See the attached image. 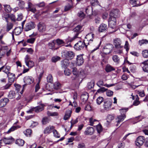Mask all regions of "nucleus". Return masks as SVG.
Listing matches in <instances>:
<instances>
[{"instance_id": "32", "label": "nucleus", "mask_w": 148, "mask_h": 148, "mask_svg": "<svg viewBox=\"0 0 148 148\" xmlns=\"http://www.w3.org/2000/svg\"><path fill=\"white\" fill-rule=\"evenodd\" d=\"M16 143L19 146H22L24 144V141L21 139H18L16 140Z\"/></svg>"}, {"instance_id": "54", "label": "nucleus", "mask_w": 148, "mask_h": 148, "mask_svg": "<svg viewBox=\"0 0 148 148\" xmlns=\"http://www.w3.org/2000/svg\"><path fill=\"white\" fill-rule=\"evenodd\" d=\"M107 90V89L105 87H102L99 89L97 91V92L98 93L103 92Z\"/></svg>"}, {"instance_id": "3", "label": "nucleus", "mask_w": 148, "mask_h": 148, "mask_svg": "<svg viewBox=\"0 0 148 148\" xmlns=\"http://www.w3.org/2000/svg\"><path fill=\"white\" fill-rule=\"evenodd\" d=\"M127 110V109H122L120 110L121 114V115H118L117 116L116 118L115 119L116 122L119 123L124 120L126 117L125 113Z\"/></svg>"}, {"instance_id": "55", "label": "nucleus", "mask_w": 148, "mask_h": 148, "mask_svg": "<svg viewBox=\"0 0 148 148\" xmlns=\"http://www.w3.org/2000/svg\"><path fill=\"white\" fill-rule=\"evenodd\" d=\"M64 70V73L66 75L69 76L71 73V71L67 69H65Z\"/></svg>"}, {"instance_id": "52", "label": "nucleus", "mask_w": 148, "mask_h": 148, "mask_svg": "<svg viewBox=\"0 0 148 148\" xmlns=\"http://www.w3.org/2000/svg\"><path fill=\"white\" fill-rule=\"evenodd\" d=\"M142 54L144 58H147L148 57V51L147 50H145L143 51Z\"/></svg>"}, {"instance_id": "47", "label": "nucleus", "mask_w": 148, "mask_h": 148, "mask_svg": "<svg viewBox=\"0 0 148 148\" xmlns=\"http://www.w3.org/2000/svg\"><path fill=\"white\" fill-rule=\"evenodd\" d=\"M53 132L54 135V136L57 138L60 137V134L58 133V132L56 130L53 129Z\"/></svg>"}, {"instance_id": "10", "label": "nucleus", "mask_w": 148, "mask_h": 148, "mask_svg": "<svg viewBox=\"0 0 148 148\" xmlns=\"http://www.w3.org/2000/svg\"><path fill=\"white\" fill-rule=\"evenodd\" d=\"M116 18L115 17L109 18L108 22L109 26L112 28H114L116 24Z\"/></svg>"}, {"instance_id": "41", "label": "nucleus", "mask_w": 148, "mask_h": 148, "mask_svg": "<svg viewBox=\"0 0 148 148\" xmlns=\"http://www.w3.org/2000/svg\"><path fill=\"white\" fill-rule=\"evenodd\" d=\"M139 44L141 46L144 44H147L148 43V40L146 39H142L139 41Z\"/></svg>"}, {"instance_id": "11", "label": "nucleus", "mask_w": 148, "mask_h": 148, "mask_svg": "<svg viewBox=\"0 0 148 148\" xmlns=\"http://www.w3.org/2000/svg\"><path fill=\"white\" fill-rule=\"evenodd\" d=\"M35 27L34 23L32 22H30L27 23L25 27V31H28Z\"/></svg>"}, {"instance_id": "62", "label": "nucleus", "mask_w": 148, "mask_h": 148, "mask_svg": "<svg viewBox=\"0 0 148 148\" xmlns=\"http://www.w3.org/2000/svg\"><path fill=\"white\" fill-rule=\"evenodd\" d=\"M78 121L77 119H76L75 120H72L71 121V127H72L73 125L77 123Z\"/></svg>"}, {"instance_id": "37", "label": "nucleus", "mask_w": 148, "mask_h": 148, "mask_svg": "<svg viewBox=\"0 0 148 148\" xmlns=\"http://www.w3.org/2000/svg\"><path fill=\"white\" fill-rule=\"evenodd\" d=\"M55 42L56 43L57 45H62L64 43V42L63 40L59 38L55 40Z\"/></svg>"}, {"instance_id": "49", "label": "nucleus", "mask_w": 148, "mask_h": 148, "mask_svg": "<svg viewBox=\"0 0 148 148\" xmlns=\"http://www.w3.org/2000/svg\"><path fill=\"white\" fill-rule=\"evenodd\" d=\"M25 135L27 136H30L32 133V130L30 129H27L24 132Z\"/></svg>"}, {"instance_id": "59", "label": "nucleus", "mask_w": 148, "mask_h": 148, "mask_svg": "<svg viewBox=\"0 0 148 148\" xmlns=\"http://www.w3.org/2000/svg\"><path fill=\"white\" fill-rule=\"evenodd\" d=\"M36 5L39 8L43 7L45 6V4L44 2H41L36 4Z\"/></svg>"}, {"instance_id": "25", "label": "nucleus", "mask_w": 148, "mask_h": 148, "mask_svg": "<svg viewBox=\"0 0 148 148\" xmlns=\"http://www.w3.org/2000/svg\"><path fill=\"white\" fill-rule=\"evenodd\" d=\"M22 29L21 27H17L12 32V33L16 35H17L20 34L21 32Z\"/></svg>"}, {"instance_id": "60", "label": "nucleus", "mask_w": 148, "mask_h": 148, "mask_svg": "<svg viewBox=\"0 0 148 148\" xmlns=\"http://www.w3.org/2000/svg\"><path fill=\"white\" fill-rule=\"evenodd\" d=\"M129 44L128 42L127 41H126L125 44L124 46V48L126 49L127 51H128L129 50Z\"/></svg>"}, {"instance_id": "26", "label": "nucleus", "mask_w": 148, "mask_h": 148, "mask_svg": "<svg viewBox=\"0 0 148 148\" xmlns=\"http://www.w3.org/2000/svg\"><path fill=\"white\" fill-rule=\"evenodd\" d=\"M88 98V95L87 93L82 94L81 96V100L84 102L86 101L87 100Z\"/></svg>"}, {"instance_id": "13", "label": "nucleus", "mask_w": 148, "mask_h": 148, "mask_svg": "<svg viewBox=\"0 0 148 148\" xmlns=\"http://www.w3.org/2000/svg\"><path fill=\"white\" fill-rule=\"evenodd\" d=\"M140 64L143 71L148 73V60L140 63Z\"/></svg>"}, {"instance_id": "42", "label": "nucleus", "mask_w": 148, "mask_h": 148, "mask_svg": "<svg viewBox=\"0 0 148 148\" xmlns=\"http://www.w3.org/2000/svg\"><path fill=\"white\" fill-rule=\"evenodd\" d=\"M13 25L11 23H8L6 27V31L7 32H8L11 29H12L13 27Z\"/></svg>"}, {"instance_id": "19", "label": "nucleus", "mask_w": 148, "mask_h": 148, "mask_svg": "<svg viewBox=\"0 0 148 148\" xmlns=\"http://www.w3.org/2000/svg\"><path fill=\"white\" fill-rule=\"evenodd\" d=\"M77 64L78 66L82 65L84 62V60L81 55L77 56Z\"/></svg>"}, {"instance_id": "6", "label": "nucleus", "mask_w": 148, "mask_h": 148, "mask_svg": "<svg viewBox=\"0 0 148 148\" xmlns=\"http://www.w3.org/2000/svg\"><path fill=\"white\" fill-rule=\"evenodd\" d=\"M94 34L92 33H90L88 34L85 38L86 39L85 40L86 44L89 45L92 43L93 39L94 38Z\"/></svg>"}, {"instance_id": "23", "label": "nucleus", "mask_w": 148, "mask_h": 148, "mask_svg": "<svg viewBox=\"0 0 148 148\" xmlns=\"http://www.w3.org/2000/svg\"><path fill=\"white\" fill-rule=\"evenodd\" d=\"M107 29V25L104 24H101L99 28V32H103L106 30Z\"/></svg>"}, {"instance_id": "17", "label": "nucleus", "mask_w": 148, "mask_h": 148, "mask_svg": "<svg viewBox=\"0 0 148 148\" xmlns=\"http://www.w3.org/2000/svg\"><path fill=\"white\" fill-rule=\"evenodd\" d=\"M94 130L92 127H88L84 132V134L86 135H91L94 133Z\"/></svg>"}, {"instance_id": "63", "label": "nucleus", "mask_w": 148, "mask_h": 148, "mask_svg": "<svg viewBox=\"0 0 148 148\" xmlns=\"http://www.w3.org/2000/svg\"><path fill=\"white\" fill-rule=\"evenodd\" d=\"M113 92L110 90H108L106 92V95L110 97L113 95Z\"/></svg>"}, {"instance_id": "7", "label": "nucleus", "mask_w": 148, "mask_h": 148, "mask_svg": "<svg viewBox=\"0 0 148 148\" xmlns=\"http://www.w3.org/2000/svg\"><path fill=\"white\" fill-rule=\"evenodd\" d=\"M82 27V26L78 25L73 29V32H76V33L75 34L73 38H72L71 40H74L77 37L78 34L81 32Z\"/></svg>"}, {"instance_id": "43", "label": "nucleus", "mask_w": 148, "mask_h": 148, "mask_svg": "<svg viewBox=\"0 0 148 148\" xmlns=\"http://www.w3.org/2000/svg\"><path fill=\"white\" fill-rule=\"evenodd\" d=\"M137 0H130V2L133 5V6H138V4L137 3Z\"/></svg>"}, {"instance_id": "21", "label": "nucleus", "mask_w": 148, "mask_h": 148, "mask_svg": "<svg viewBox=\"0 0 148 148\" xmlns=\"http://www.w3.org/2000/svg\"><path fill=\"white\" fill-rule=\"evenodd\" d=\"M9 100L7 98L2 99L0 100V107H4L9 102Z\"/></svg>"}, {"instance_id": "45", "label": "nucleus", "mask_w": 148, "mask_h": 148, "mask_svg": "<svg viewBox=\"0 0 148 148\" xmlns=\"http://www.w3.org/2000/svg\"><path fill=\"white\" fill-rule=\"evenodd\" d=\"M60 83L58 82H56L54 84L53 88L56 89L58 90L60 88Z\"/></svg>"}, {"instance_id": "56", "label": "nucleus", "mask_w": 148, "mask_h": 148, "mask_svg": "<svg viewBox=\"0 0 148 148\" xmlns=\"http://www.w3.org/2000/svg\"><path fill=\"white\" fill-rule=\"evenodd\" d=\"M72 72L73 74L76 76H77L78 74V72L77 69L75 68H74L73 69Z\"/></svg>"}, {"instance_id": "46", "label": "nucleus", "mask_w": 148, "mask_h": 148, "mask_svg": "<svg viewBox=\"0 0 148 148\" xmlns=\"http://www.w3.org/2000/svg\"><path fill=\"white\" fill-rule=\"evenodd\" d=\"M103 98L101 97H99L96 100L97 103L98 104H100L103 101Z\"/></svg>"}, {"instance_id": "44", "label": "nucleus", "mask_w": 148, "mask_h": 148, "mask_svg": "<svg viewBox=\"0 0 148 148\" xmlns=\"http://www.w3.org/2000/svg\"><path fill=\"white\" fill-rule=\"evenodd\" d=\"M90 3L92 5L94 6L98 5V1L97 0H90Z\"/></svg>"}, {"instance_id": "12", "label": "nucleus", "mask_w": 148, "mask_h": 148, "mask_svg": "<svg viewBox=\"0 0 148 148\" xmlns=\"http://www.w3.org/2000/svg\"><path fill=\"white\" fill-rule=\"evenodd\" d=\"M96 84L100 88L101 87V86H104L108 88H109L114 86L115 85L114 84H104L103 81L102 80H99L97 82Z\"/></svg>"}, {"instance_id": "24", "label": "nucleus", "mask_w": 148, "mask_h": 148, "mask_svg": "<svg viewBox=\"0 0 148 148\" xmlns=\"http://www.w3.org/2000/svg\"><path fill=\"white\" fill-rule=\"evenodd\" d=\"M44 105L43 104H41L40 106L34 108L33 110L36 112H38L44 109Z\"/></svg>"}, {"instance_id": "9", "label": "nucleus", "mask_w": 148, "mask_h": 148, "mask_svg": "<svg viewBox=\"0 0 148 148\" xmlns=\"http://www.w3.org/2000/svg\"><path fill=\"white\" fill-rule=\"evenodd\" d=\"M103 106L104 109L106 110H108L110 108L112 104V102L110 99L105 100L104 101Z\"/></svg>"}, {"instance_id": "50", "label": "nucleus", "mask_w": 148, "mask_h": 148, "mask_svg": "<svg viewBox=\"0 0 148 148\" xmlns=\"http://www.w3.org/2000/svg\"><path fill=\"white\" fill-rule=\"evenodd\" d=\"M60 58L58 56H55L52 57L51 60L53 62H55L60 60Z\"/></svg>"}, {"instance_id": "20", "label": "nucleus", "mask_w": 148, "mask_h": 148, "mask_svg": "<svg viewBox=\"0 0 148 148\" xmlns=\"http://www.w3.org/2000/svg\"><path fill=\"white\" fill-rule=\"evenodd\" d=\"M7 74V76L8 77V81L9 83H12L15 79V75L14 74L8 73Z\"/></svg>"}, {"instance_id": "18", "label": "nucleus", "mask_w": 148, "mask_h": 148, "mask_svg": "<svg viewBox=\"0 0 148 148\" xmlns=\"http://www.w3.org/2000/svg\"><path fill=\"white\" fill-rule=\"evenodd\" d=\"M5 144H11L14 141V139L11 137L8 138H4L2 140Z\"/></svg>"}, {"instance_id": "15", "label": "nucleus", "mask_w": 148, "mask_h": 148, "mask_svg": "<svg viewBox=\"0 0 148 148\" xmlns=\"http://www.w3.org/2000/svg\"><path fill=\"white\" fill-rule=\"evenodd\" d=\"M55 128V127L49 125L46 127L44 131V133L45 134H49L51 133L52 131Z\"/></svg>"}, {"instance_id": "1", "label": "nucleus", "mask_w": 148, "mask_h": 148, "mask_svg": "<svg viewBox=\"0 0 148 148\" xmlns=\"http://www.w3.org/2000/svg\"><path fill=\"white\" fill-rule=\"evenodd\" d=\"M113 44L115 48L116 49V52L117 53L121 54L123 53V46L121 45L122 42L120 39L116 38L114 40Z\"/></svg>"}, {"instance_id": "34", "label": "nucleus", "mask_w": 148, "mask_h": 148, "mask_svg": "<svg viewBox=\"0 0 148 148\" xmlns=\"http://www.w3.org/2000/svg\"><path fill=\"white\" fill-rule=\"evenodd\" d=\"M15 92L13 91H11L9 92L8 97L10 99H13L15 97Z\"/></svg>"}, {"instance_id": "64", "label": "nucleus", "mask_w": 148, "mask_h": 148, "mask_svg": "<svg viewBox=\"0 0 148 148\" xmlns=\"http://www.w3.org/2000/svg\"><path fill=\"white\" fill-rule=\"evenodd\" d=\"M12 85V83H9L6 84L5 86L3 87V88L5 89H8L9 87L11 85Z\"/></svg>"}, {"instance_id": "57", "label": "nucleus", "mask_w": 148, "mask_h": 148, "mask_svg": "<svg viewBox=\"0 0 148 148\" xmlns=\"http://www.w3.org/2000/svg\"><path fill=\"white\" fill-rule=\"evenodd\" d=\"M42 121L43 124H46L49 122L48 120L47 117H44Z\"/></svg>"}, {"instance_id": "30", "label": "nucleus", "mask_w": 148, "mask_h": 148, "mask_svg": "<svg viewBox=\"0 0 148 148\" xmlns=\"http://www.w3.org/2000/svg\"><path fill=\"white\" fill-rule=\"evenodd\" d=\"M55 40H53L51 42L49 43L48 45L49 47V48L52 49H55Z\"/></svg>"}, {"instance_id": "40", "label": "nucleus", "mask_w": 148, "mask_h": 148, "mask_svg": "<svg viewBox=\"0 0 148 148\" xmlns=\"http://www.w3.org/2000/svg\"><path fill=\"white\" fill-rule=\"evenodd\" d=\"M118 12L117 10H114L112 11L110 13V17L112 18V17H114L115 16H116V12Z\"/></svg>"}, {"instance_id": "27", "label": "nucleus", "mask_w": 148, "mask_h": 148, "mask_svg": "<svg viewBox=\"0 0 148 148\" xmlns=\"http://www.w3.org/2000/svg\"><path fill=\"white\" fill-rule=\"evenodd\" d=\"M2 68L3 72L7 74L10 73L9 72L10 69V66L4 65L2 66Z\"/></svg>"}, {"instance_id": "2", "label": "nucleus", "mask_w": 148, "mask_h": 148, "mask_svg": "<svg viewBox=\"0 0 148 148\" xmlns=\"http://www.w3.org/2000/svg\"><path fill=\"white\" fill-rule=\"evenodd\" d=\"M24 82L25 83V84L23 85V89L20 93L21 94L23 93V89L27 85H29L33 83L34 81V78L31 76H25L23 78Z\"/></svg>"}, {"instance_id": "5", "label": "nucleus", "mask_w": 148, "mask_h": 148, "mask_svg": "<svg viewBox=\"0 0 148 148\" xmlns=\"http://www.w3.org/2000/svg\"><path fill=\"white\" fill-rule=\"evenodd\" d=\"M86 42L80 41L78 42L74 46V48L77 50L83 49L84 47H87V45H86Z\"/></svg>"}, {"instance_id": "4", "label": "nucleus", "mask_w": 148, "mask_h": 148, "mask_svg": "<svg viewBox=\"0 0 148 148\" xmlns=\"http://www.w3.org/2000/svg\"><path fill=\"white\" fill-rule=\"evenodd\" d=\"M113 47V45L111 44H107L104 47L103 51L106 54H109L112 52Z\"/></svg>"}, {"instance_id": "61", "label": "nucleus", "mask_w": 148, "mask_h": 148, "mask_svg": "<svg viewBox=\"0 0 148 148\" xmlns=\"http://www.w3.org/2000/svg\"><path fill=\"white\" fill-rule=\"evenodd\" d=\"M97 129L98 132H100L102 130V126L101 125H98L97 126Z\"/></svg>"}, {"instance_id": "51", "label": "nucleus", "mask_w": 148, "mask_h": 148, "mask_svg": "<svg viewBox=\"0 0 148 148\" xmlns=\"http://www.w3.org/2000/svg\"><path fill=\"white\" fill-rule=\"evenodd\" d=\"M25 2L23 1H19L18 5L21 8H23L25 6Z\"/></svg>"}, {"instance_id": "35", "label": "nucleus", "mask_w": 148, "mask_h": 148, "mask_svg": "<svg viewBox=\"0 0 148 148\" xmlns=\"http://www.w3.org/2000/svg\"><path fill=\"white\" fill-rule=\"evenodd\" d=\"M105 70L107 72H109L114 70V69L111 66L107 65L105 68Z\"/></svg>"}, {"instance_id": "22", "label": "nucleus", "mask_w": 148, "mask_h": 148, "mask_svg": "<svg viewBox=\"0 0 148 148\" xmlns=\"http://www.w3.org/2000/svg\"><path fill=\"white\" fill-rule=\"evenodd\" d=\"M61 62L62 67L64 69H66L69 64V61L67 59H65L64 60L62 61Z\"/></svg>"}, {"instance_id": "39", "label": "nucleus", "mask_w": 148, "mask_h": 148, "mask_svg": "<svg viewBox=\"0 0 148 148\" xmlns=\"http://www.w3.org/2000/svg\"><path fill=\"white\" fill-rule=\"evenodd\" d=\"M112 60L115 62L119 63L120 61V59L118 56L116 55H114L112 57Z\"/></svg>"}, {"instance_id": "8", "label": "nucleus", "mask_w": 148, "mask_h": 148, "mask_svg": "<svg viewBox=\"0 0 148 148\" xmlns=\"http://www.w3.org/2000/svg\"><path fill=\"white\" fill-rule=\"evenodd\" d=\"M145 141L144 137L143 136H140L137 138L135 141V144L136 145L139 147L142 145Z\"/></svg>"}, {"instance_id": "33", "label": "nucleus", "mask_w": 148, "mask_h": 148, "mask_svg": "<svg viewBox=\"0 0 148 148\" xmlns=\"http://www.w3.org/2000/svg\"><path fill=\"white\" fill-rule=\"evenodd\" d=\"M25 63L26 65L29 68H32L34 66V62L32 60H29Z\"/></svg>"}, {"instance_id": "29", "label": "nucleus", "mask_w": 148, "mask_h": 148, "mask_svg": "<svg viewBox=\"0 0 148 148\" xmlns=\"http://www.w3.org/2000/svg\"><path fill=\"white\" fill-rule=\"evenodd\" d=\"M21 127L19 125L13 126L11 127L7 131V133L9 134L11 132H12L15 130L17 129V128H19Z\"/></svg>"}, {"instance_id": "31", "label": "nucleus", "mask_w": 148, "mask_h": 148, "mask_svg": "<svg viewBox=\"0 0 148 148\" xmlns=\"http://www.w3.org/2000/svg\"><path fill=\"white\" fill-rule=\"evenodd\" d=\"M4 10L5 11L8 13H9L12 10V8L10 7V6L8 5H4Z\"/></svg>"}, {"instance_id": "28", "label": "nucleus", "mask_w": 148, "mask_h": 148, "mask_svg": "<svg viewBox=\"0 0 148 148\" xmlns=\"http://www.w3.org/2000/svg\"><path fill=\"white\" fill-rule=\"evenodd\" d=\"M71 111L70 110H68L66 112L64 117V120H67L70 117L71 114Z\"/></svg>"}, {"instance_id": "14", "label": "nucleus", "mask_w": 148, "mask_h": 148, "mask_svg": "<svg viewBox=\"0 0 148 148\" xmlns=\"http://www.w3.org/2000/svg\"><path fill=\"white\" fill-rule=\"evenodd\" d=\"M65 55L67 59L71 60L75 56V53L72 51H67L65 54Z\"/></svg>"}, {"instance_id": "38", "label": "nucleus", "mask_w": 148, "mask_h": 148, "mask_svg": "<svg viewBox=\"0 0 148 148\" xmlns=\"http://www.w3.org/2000/svg\"><path fill=\"white\" fill-rule=\"evenodd\" d=\"M94 86V81H91L88 82L87 85V88L89 89H91L93 88Z\"/></svg>"}, {"instance_id": "58", "label": "nucleus", "mask_w": 148, "mask_h": 148, "mask_svg": "<svg viewBox=\"0 0 148 148\" xmlns=\"http://www.w3.org/2000/svg\"><path fill=\"white\" fill-rule=\"evenodd\" d=\"M72 8V6L70 5H67L65 7L64 11H66L70 10Z\"/></svg>"}, {"instance_id": "16", "label": "nucleus", "mask_w": 148, "mask_h": 148, "mask_svg": "<svg viewBox=\"0 0 148 148\" xmlns=\"http://www.w3.org/2000/svg\"><path fill=\"white\" fill-rule=\"evenodd\" d=\"M38 30L40 32H43L46 30V25L44 23H40L38 25Z\"/></svg>"}, {"instance_id": "53", "label": "nucleus", "mask_w": 148, "mask_h": 148, "mask_svg": "<svg viewBox=\"0 0 148 148\" xmlns=\"http://www.w3.org/2000/svg\"><path fill=\"white\" fill-rule=\"evenodd\" d=\"M35 40V38H29L27 39V42L29 43L32 44L34 43Z\"/></svg>"}, {"instance_id": "36", "label": "nucleus", "mask_w": 148, "mask_h": 148, "mask_svg": "<svg viewBox=\"0 0 148 148\" xmlns=\"http://www.w3.org/2000/svg\"><path fill=\"white\" fill-rule=\"evenodd\" d=\"M114 118V115H108L107 117V122L110 123L113 120Z\"/></svg>"}, {"instance_id": "48", "label": "nucleus", "mask_w": 148, "mask_h": 148, "mask_svg": "<svg viewBox=\"0 0 148 148\" xmlns=\"http://www.w3.org/2000/svg\"><path fill=\"white\" fill-rule=\"evenodd\" d=\"M47 80L48 82L52 83L53 82V79L51 75H49L47 77Z\"/></svg>"}]
</instances>
